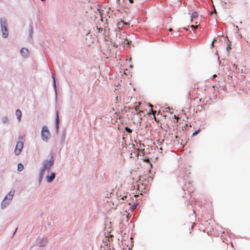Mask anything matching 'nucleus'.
<instances>
[{
    "label": "nucleus",
    "instance_id": "4",
    "mask_svg": "<svg viewBox=\"0 0 250 250\" xmlns=\"http://www.w3.org/2000/svg\"><path fill=\"white\" fill-rule=\"evenodd\" d=\"M14 193L15 191L14 190H11L8 193L1 203V205L2 206H5L6 204L9 203L8 202L12 199Z\"/></svg>",
    "mask_w": 250,
    "mask_h": 250
},
{
    "label": "nucleus",
    "instance_id": "5",
    "mask_svg": "<svg viewBox=\"0 0 250 250\" xmlns=\"http://www.w3.org/2000/svg\"><path fill=\"white\" fill-rule=\"evenodd\" d=\"M23 143L21 142H18L17 143L15 149V153L16 155H19L23 148Z\"/></svg>",
    "mask_w": 250,
    "mask_h": 250
},
{
    "label": "nucleus",
    "instance_id": "23",
    "mask_svg": "<svg viewBox=\"0 0 250 250\" xmlns=\"http://www.w3.org/2000/svg\"><path fill=\"white\" fill-rule=\"evenodd\" d=\"M154 118L155 121L158 122V121L157 120V118L155 117V116H154Z\"/></svg>",
    "mask_w": 250,
    "mask_h": 250
},
{
    "label": "nucleus",
    "instance_id": "31",
    "mask_svg": "<svg viewBox=\"0 0 250 250\" xmlns=\"http://www.w3.org/2000/svg\"><path fill=\"white\" fill-rule=\"evenodd\" d=\"M17 229H18V228H16L15 229V231H17Z\"/></svg>",
    "mask_w": 250,
    "mask_h": 250
},
{
    "label": "nucleus",
    "instance_id": "15",
    "mask_svg": "<svg viewBox=\"0 0 250 250\" xmlns=\"http://www.w3.org/2000/svg\"><path fill=\"white\" fill-rule=\"evenodd\" d=\"M137 204H133L130 207V210L133 211L136 207Z\"/></svg>",
    "mask_w": 250,
    "mask_h": 250
},
{
    "label": "nucleus",
    "instance_id": "20",
    "mask_svg": "<svg viewBox=\"0 0 250 250\" xmlns=\"http://www.w3.org/2000/svg\"><path fill=\"white\" fill-rule=\"evenodd\" d=\"M189 95L190 98H192L193 95H192L191 91H189Z\"/></svg>",
    "mask_w": 250,
    "mask_h": 250
},
{
    "label": "nucleus",
    "instance_id": "17",
    "mask_svg": "<svg viewBox=\"0 0 250 250\" xmlns=\"http://www.w3.org/2000/svg\"><path fill=\"white\" fill-rule=\"evenodd\" d=\"M200 130L198 129L196 131H195L193 133L192 136H195L198 134V133L200 132Z\"/></svg>",
    "mask_w": 250,
    "mask_h": 250
},
{
    "label": "nucleus",
    "instance_id": "13",
    "mask_svg": "<svg viewBox=\"0 0 250 250\" xmlns=\"http://www.w3.org/2000/svg\"><path fill=\"white\" fill-rule=\"evenodd\" d=\"M59 115L58 112H57L56 113V128L58 129L59 127Z\"/></svg>",
    "mask_w": 250,
    "mask_h": 250
},
{
    "label": "nucleus",
    "instance_id": "27",
    "mask_svg": "<svg viewBox=\"0 0 250 250\" xmlns=\"http://www.w3.org/2000/svg\"><path fill=\"white\" fill-rule=\"evenodd\" d=\"M213 78H215V77H216V75H214L213 76Z\"/></svg>",
    "mask_w": 250,
    "mask_h": 250
},
{
    "label": "nucleus",
    "instance_id": "10",
    "mask_svg": "<svg viewBox=\"0 0 250 250\" xmlns=\"http://www.w3.org/2000/svg\"><path fill=\"white\" fill-rule=\"evenodd\" d=\"M55 178V174L54 173H52L50 176H46L47 181L49 183L51 182Z\"/></svg>",
    "mask_w": 250,
    "mask_h": 250
},
{
    "label": "nucleus",
    "instance_id": "11",
    "mask_svg": "<svg viewBox=\"0 0 250 250\" xmlns=\"http://www.w3.org/2000/svg\"><path fill=\"white\" fill-rule=\"evenodd\" d=\"M21 115H22L20 109H18L16 110V115L17 118L19 122L21 121Z\"/></svg>",
    "mask_w": 250,
    "mask_h": 250
},
{
    "label": "nucleus",
    "instance_id": "21",
    "mask_svg": "<svg viewBox=\"0 0 250 250\" xmlns=\"http://www.w3.org/2000/svg\"><path fill=\"white\" fill-rule=\"evenodd\" d=\"M151 111H152V114L154 116L155 114L156 113V111H153L152 108H151Z\"/></svg>",
    "mask_w": 250,
    "mask_h": 250
},
{
    "label": "nucleus",
    "instance_id": "29",
    "mask_svg": "<svg viewBox=\"0 0 250 250\" xmlns=\"http://www.w3.org/2000/svg\"><path fill=\"white\" fill-rule=\"evenodd\" d=\"M17 229H18V228H16L15 229V231H17Z\"/></svg>",
    "mask_w": 250,
    "mask_h": 250
},
{
    "label": "nucleus",
    "instance_id": "14",
    "mask_svg": "<svg viewBox=\"0 0 250 250\" xmlns=\"http://www.w3.org/2000/svg\"><path fill=\"white\" fill-rule=\"evenodd\" d=\"M23 169V166L21 164H19L18 165V170L19 171H21Z\"/></svg>",
    "mask_w": 250,
    "mask_h": 250
},
{
    "label": "nucleus",
    "instance_id": "1",
    "mask_svg": "<svg viewBox=\"0 0 250 250\" xmlns=\"http://www.w3.org/2000/svg\"><path fill=\"white\" fill-rule=\"evenodd\" d=\"M115 42L117 44L123 47L125 46V45L128 46L130 43V41L127 39L126 33L121 32L116 33Z\"/></svg>",
    "mask_w": 250,
    "mask_h": 250
},
{
    "label": "nucleus",
    "instance_id": "6",
    "mask_svg": "<svg viewBox=\"0 0 250 250\" xmlns=\"http://www.w3.org/2000/svg\"><path fill=\"white\" fill-rule=\"evenodd\" d=\"M1 30L2 31V35L3 38H7L8 36V32L6 26V21H1Z\"/></svg>",
    "mask_w": 250,
    "mask_h": 250
},
{
    "label": "nucleus",
    "instance_id": "9",
    "mask_svg": "<svg viewBox=\"0 0 250 250\" xmlns=\"http://www.w3.org/2000/svg\"><path fill=\"white\" fill-rule=\"evenodd\" d=\"M21 55L24 57H27L29 55V52L27 48H22L21 50Z\"/></svg>",
    "mask_w": 250,
    "mask_h": 250
},
{
    "label": "nucleus",
    "instance_id": "3",
    "mask_svg": "<svg viewBox=\"0 0 250 250\" xmlns=\"http://www.w3.org/2000/svg\"><path fill=\"white\" fill-rule=\"evenodd\" d=\"M41 134L42 138L44 141H47V140L51 137L50 133L47 127L46 126L42 127Z\"/></svg>",
    "mask_w": 250,
    "mask_h": 250
},
{
    "label": "nucleus",
    "instance_id": "22",
    "mask_svg": "<svg viewBox=\"0 0 250 250\" xmlns=\"http://www.w3.org/2000/svg\"><path fill=\"white\" fill-rule=\"evenodd\" d=\"M132 113L133 115H137L136 113V111L135 110L132 111Z\"/></svg>",
    "mask_w": 250,
    "mask_h": 250
},
{
    "label": "nucleus",
    "instance_id": "24",
    "mask_svg": "<svg viewBox=\"0 0 250 250\" xmlns=\"http://www.w3.org/2000/svg\"><path fill=\"white\" fill-rule=\"evenodd\" d=\"M168 31H169V32H171V31H172V29L170 28H169V29H168Z\"/></svg>",
    "mask_w": 250,
    "mask_h": 250
},
{
    "label": "nucleus",
    "instance_id": "18",
    "mask_svg": "<svg viewBox=\"0 0 250 250\" xmlns=\"http://www.w3.org/2000/svg\"><path fill=\"white\" fill-rule=\"evenodd\" d=\"M190 27L193 29V30H195L197 28H198V25H192L190 26Z\"/></svg>",
    "mask_w": 250,
    "mask_h": 250
},
{
    "label": "nucleus",
    "instance_id": "2",
    "mask_svg": "<svg viewBox=\"0 0 250 250\" xmlns=\"http://www.w3.org/2000/svg\"><path fill=\"white\" fill-rule=\"evenodd\" d=\"M54 164V159L52 157L49 160L45 161L43 164V167L41 170L40 178H42L44 171L47 170L48 172L50 168Z\"/></svg>",
    "mask_w": 250,
    "mask_h": 250
},
{
    "label": "nucleus",
    "instance_id": "25",
    "mask_svg": "<svg viewBox=\"0 0 250 250\" xmlns=\"http://www.w3.org/2000/svg\"><path fill=\"white\" fill-rule=\"evenodd\" d=\"M129 2H130V3H133V0H129Z\"/></svg>",
    "mask_w": 250,
    "mask_h": 250
},
{
    "label": "nucleus",
    "instance_id": "26",
    "mask_svg": "<svg viewBox=\"0 0 250 250\" xmlns=\"http://www.w3.org/2000/svg\"><path fill=\"white\" fill-rule=\"evenodd\" d=\"M138 196V195L134 194V197H136Z\"/></svg>",
    "mask_w": 250,
    "mask_h": 250
},
{
    "label": "nucleus",
    "instance_id": "19",
    "mask_svg": "<svg viewBox=\"0 0 250 250\" xmlns=\"http://www.w3.org/2000/svg\"><path fill=\"white\" fill-rule=\"evenodd\" d=\"M52 78L53 79V81H54V85L55 87H56V83H55V76L54 75H52Z\"/></svg>",
    "mask_w": 250,
    "mask_h": 250
},
{
    "label": "nucleus",
    "instance_id": "7",
    "mask_svg": "<svg viewBox=\"0 0 250 250\" xmlns=\"http://www.w3.org/2000/svg\"><path fill=\"white\" fill-rule=\"evenodd\" d=\"M127 198H128V197L127 195H125V196L120 195L118 197V200L120 202H121V203H123V204L125 203V201L126 200V203H128L129 205H130L131 203L128 200Z\"/></svg>",
    "mask_w": 250,
    "mask_h": 250
},
{
    "label": "nucleus",
    "instance_id": "16",
    "mask_svg": "<svg viewBox=\"0 0 250 250\" xmlns=\"http://www.w3.org/2000/svg\"><path fill=\"white\" fill-rule=\"evenodd\" d=\"M125 129L128 133H131L132 131V130L130 128H128L127 127H125Z\"/></svg>",
    "mask_w": 250,
    "mask_h": 250
},
{
    "label": "nucleus",
    "instance_id": "8",
    "mask_svg": "<svg viewBox=\"0 0 250 250\" xmlns=\"http://www.w3.org/2000/svg\"><path fill=\"white\" fill-rule=\"evenodd\" d=\"M140 103H138L137 105H134V110L136 111V114H141V113H144V111L140 108Z\"/></svg>",
    "mask_w": 250,
    "mask_h": 250
},
{
    "label": "nucleus",
    "instance_id": "28",
    "mask_svg": "<svg viewBox=\"0 0 250 250\" xmlns=\"http://www.w3.org/2000/svg\"><path fill=\"white\" fill-rule=\"evenodd\" d=\"M150 106L152 108V105L151 104L150 105Z\"/></svg>",
    "mask_w": 250,
    "mask_h": 250
},
{
    "label": "nucleus",
    "instance_id": "12",
    "mask_svg": "<svg viewBox=\"0 0 250 250\" xmlns=\"http://www.w3.org/2000/svg\"><path fill=\"white\" fill-rule=\"evenodd\" d=\"M198 17V14L197 12H193L192 15H191V19H190V21H193V19H195L196 18H197Z\"/></svg>",
    "mask_w": 250,
    "mask_h": 250
},
{
    "label": "nucleus",
    "instance_id": "32",
    "mask_svg": "<svg viewBox=\"0 0 250 250\" xmlns=\"http://www.w3.org/2000/svg\"><path fill=\"white\" fill-rule=\"evenodd\" d=\"M41 0L43 1H44L45 0Z\"/></svg>",
    "mask_w": 250,
    "mask_h": 250
},
{
    "label": "nucleus",
    "instance_id": "30",
    "mask_svg": "<svg viewBox=\"0 0 250 250\" xmlns=\"http://www.w3.org/2000/svg\"><path fill=\"white\" fill-rule=\"evenodd\" d=\"M17 229H18V228H16L15 229V231H17Z\"/></svg>",
    "mask_w": 250,
    "mask_h": 250
}]
</instances>
